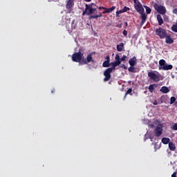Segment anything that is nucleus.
Returning <instances> with one entry per match:
<instances>
[{
  "instance_id": "obj_27",
  "label": "nucleus",
  "mask_w": 177,
  "mask_h": 177,
  "mask_svg": "<svg viewBox=\"0 0 177 177\" xmlns=\"http://www.w3.org/2000/svg\"><path fill=\"white\" fill-rule=\"evenodd\" d=\"M131 93H132V88H129V89L127 91V92H126V93H125V95H124V99H126V98H127V95H132V94H131Z\"/></svg>"
},
{
  "instance_id": "obj_21",
  "label": "nucleus",
  "mask_w": 177,
  "mask_h": 177,
  "mask_svg": "<svg viewBox=\"0 0 177 177\" xmlns=\"http://www.w3.org/2000/svg\"><path fill=\"white\" fill-rule=\"evenodd\" d=\"M169 150H171V151H175V150L176 149V147H175L174 143L169 142Z\"/></svg>"
},
{
  "instance_id": "obj_23",
  "label": "nucleus",
  "mask_w": 177,
  "mask_h": 177,
  "mask_svg": "<svg viewBox=\"0 0 177 177\" xmlns=\"http://www.w3.org/2000/svg\"><path fill=\"white\" fill-rule=\"evenodd\" d=\"M166 64V63H165V61L164 60V59H160V61H159V70H161L162 68V67H164V66ZM160 67L162 68H160Z\"/></svg>"
},
{
  "instance_id": "obj_33",
  "label": "nucleus",
  "mask_w": 177,
  "mask_h": 177,
  "mask_svg": "<svg viewBox=\"0 0 177 177\" xmlns=\"http://www.w3.org/2000/svg\"><path fill=\"white\" fill-rule=\"evenodd\" d=\"M128 10H129V8L124 6L123 8V9L122 10V11H123V13H125V12H128Z\"/></svg>"
},
{
  "instance_id": "obj_35",
  "label": "nucleus",
  "mask_w": 177,
  "mask_h": 177,
  "mask_svg": "<svg viewBox=\"0 0 177 177\" xmlns=\"http://www.w3.org/2000/svg\"><path fill=\"white\" fill-rule=\"evenodd\" d=\"M125 59H127V55H123L122 58L120 59V62H124L125 61Z\"/></svg>"
},
{
  "instance_id": "obj_24",
  "label": "nucleus",
  "mask_w": 177,
  "mask_h": 177,
  "mask_svg": "<svg viewBox=\"0 0 177 177\" xmlns=\"http://www.w3.org/2000/svg\"><path fill=\"white\" fill-rule=\"evenodd\" d=\"M154 88H157V85L156 84H150L149 86V91L152 93V92L154 91Z\"/></svg>"
},
{
  "instance_id": "obj_52",
  "label": "nucleus",
  "mask_w": 177,
  "mask_h": 177,
  "mask_svg": "<svg viewBox=\"0 0 177 177\" xmlns=\"http://www.w3.org/2000/svg\"><path fill=\"white\" fill-rule=\"evenodd\" d=\"M176 71H177V67L176 68Z\"/></svg>"
},
{
  "instance_id": "obj_11",
  "label": "nucleus",
  "mask_w": 177,
  "mask_h": 177,
  "mask_svg": "<svg viewBox=\"0 0 177 177\" xmlns=\"http://www.w3.org/2000/svg\"><path fill=\"white\" fill-rule=\"evenodd\" d=\"M141 15L142 21L140 22L141 26H143L145 23H146V20H147V15H146V13L145 12L140 13Z\"/></svg>"
},
{
  "instance_id": "obj_8",
  "label": "nucleus",
  "mask_w": 177,
  "mask_h": 177,
  "mask_svg": "<svg viewBox=\"0 0 177 177\" xmlns=\"http://www.w3.org/2000/svg\"><path fill=\"white\" fill-rule=\"evenodd\" d=\"M86 10H87V15H93V13L95 12V11H96V8H94L93 7H91L89 5L86 4Z\"/></svg>"
},
{
  "instance_id": "obj_31",
  "label": "nucleus",
  "mask_w": 177,
  "mask_h": 177,
  "mask_svg": "<svg viewBox=\"0 0 177 177\" xmlns=\"http://www.w3.org/2000/svg\"><path fill=\"white\" fill-rule=\"evenodd\" d=\"M115 60H116V62H121V59L120 58V55L118 54L115 55Z\"/></svg>"
},
{
  "instance_id": "obj_42",
  "label": "nucleus",
  "mask_w": 177,
  "mask_h": 177,
  "mask_svg": "<svg viewBox=\"0 0 177 177\" xmlns=\"http://www.w3.org/2000/svg\"><path fill=\"white\" fill-rule=\"evenodd\" d=\"M122 68H124V70H127L128 68V67H127V66H125V64H122Z\"/></svg>"
},
{
  "instance_id": "obj_47",
  "label": "nucleus",
  "mask_w": 177,
  "mask_h": 177,
  "mask_svg": "<svg viewBox=\"0 0 177 177\" xmlns=\"http://www.w3.org/2000/svg\"><path fill=\"white\" fill-rule=\"evenodd\" d=\"M134 3H136V2H139V0H133Z\"/></svg>"
},
{
  "instance_id": "obj_51",
  "label": "nucleus",
  "mask_w": 177,
  "mask_h": 177,
  "mask_svg": "<svg viewBox=\"0 0 177 177\" xmlns=\"http://www.w3.org/2000/svg\"><path fill=\"white\" fill-rule=\"evenodd\" d=\"M74 21H75V20L73 21V24Z\"/></svg>"
},
{
  "instance_id": "obj_29",
  "label": "nucleus",
  "mask_w": 177,
  "mask_h": 177,
  "mask_svg": "<svg viewBox=\"0 0 177 177\" xmlns=\"http://www.w3.org/2000/svg\"><path fill=\"white\" fill-rule=\"evenodd\" d=\"M176 100V98L175 97H171L170 98V104H174Z\"/></svg>"
},
{
  "instance_id": "obj_40",
  "label": "nucleus",
  "mask_w": 177,
  "mask_h": 177,
  "mask_svg": "<svg viewBox=\"0 0 177 177\" xmlns=\"http://www.w3.org/2000/svg\"><path fill=\"white\" fill-rule=\"evenodd\" d=\"M173 13L174 15H177V8H175V9L173 10Z\"/></svg>"
},
{
  "instance_id": "obj_32",
  "label": "nucleus",
  "mask_w": 177,
  "mask_h": 177,
  "mask_svg": "<svg viewBox=\"0 0 177 177\" xmlns=\"http://www.w3.org/2000/svg\"><path fill=\"white\" fill-rule=\"evenodd\" d=\"M88 6H90L91 8H93L94 9H97V6H96V4H95V3H91V4H89Z\"/></svg>"
},
{
  "instance_id": "obj_5",
  "label": "nucleus",
  "mask_w": 177,
  "mask_h": 177,
  "mask_svg": "<svg viewBox=\"0 0 177 177\" xmlns=\"http://www.w3.org/2000/svg\"><path fill=\"white\" fill-rule=\"evenodd\" d=\"M134 8L138 13H143V12H145V8H143L142 3H140L139 1L135 3Z\"/></svg>"
},
{
  "instance_id": "obj_13",
  "label": "nucleus",
  "mask_w": 177,
  "mask_h": 177,
  "mask_svg": "<svg viewBox=\"0 0 177 177\" xmlns=\"http://www.w3.org/2000/svg\"><path fill=\"white\" fill-rule=\"evenodd\" d=\"M102 67H110V56L106 57V61L103 62Z\"/></svg>"
},
{
  "instance_id": "obj_25",
  "label": "nucleus",
  "mask_w": 177,
  "mask_h": 177,
  "mask_svg": "<svg viewBox=\"0 0 177 177\" xmlns=\"http://www.w3.org/2000/svg\"><path fill=\"white\" fill-rule=\"evenodd\" d=\"M128 71H129V73H136V68L133 66H130L128 68Z\"/></svg>"
},
{
  "instance_id": "obj_28",
  "label": "nucleus",
  "mask_w": 177,
  "mask_h": 177,
  "mask_svg": "<svg viewBox=\"0 0 177 177\" xmlns=\"http://www.w3.org/2000/svg\"><path fill=\"white\" fill-rule=\"evenodd\" d=\"M171 31H174V32H177V25L174 24L171 26Z\"/></svg>"
},
{
  "instance_id": "obj_16",
  "label": "nucleus",
  "mask_w": 177,
  "mask_h": 177,
  "mask_svg": "<svg viewBox=\"0 0 177 177\" xmlns=\"http://www.w3.org/2000/svg\"><path fill=\"white\" fill-rule=\"evenodd\" d=\"M172 68H173L172 65L168 64H165L162 68L160 67V68H162L161 70H165V71L172 70Z\"/></svg>"
},
{
  "instance_id": "obj_6",
  "label": "nucleus",
  "mask_w": 177,
  "mask_h": 177,
  "mask_svg": "<svg viewBox=\"0 0 177 177\" xmlns=\"http://www.w3.org/2000/svg\"><path fill=\"white\" fill-rule=\"evenodd\" d=\"M154 133L156 138H158V136H161V135H162V127H160L159 126L156 127L154 130Z\"/></svg>"
},
{
  "instance_id": "obj_30",
  "label": "nucleus",
  "mask_w": 177,
  "mask_h": 177,
  "mask_svg": "<svg viewBox=\"0 0 177 177\" xmlns=\"http://www.w3.org/2000/svg\"><path fill=\"white\" fill-rule=\"evenodd\" d=\"M121 13H124V12L122 11V10H118L116 12V17H120L119 15H121Z\"/></svg>"
},
{
  "instance_id": "obj_15",
  "label": "nucleus",
  "mask_w": 177,
  "mask_h": 177,
  "mask_svg": "<svg viewBox=\"0 0 177 177\" xmlns=\"http://www.w3.org/2000/svg\"><path fill=\"white\" fill-rule=\"evenodd\" d=\"M165 38L166 44H174V39L171 38L169 35H166Z\"/></svg>"
},
{
  "instance_id": "obj_49",
  "label": "nucleus",
  "mask_w": 177,
  "mask_h": 177,
  "mask_svg": "<svg viewBox=\"0 0 177 177\" xmlns=\"http://www.w3.org/2000/svg\"><path fill=\"white\" fill-rule=\"evenodd\" d=\"M51 92H52V93H55V89H53V90L51 91Z\"/></svg>"
},
{
  "instance_id": "obj_36",
  "label": "nucleus",
  "mask_w": 177,
  "mask_h": 177,
  "mask_svg": "<svg viewBox=\"0 0 177 177\" xmlns=\"http://www.w3.org/2000/svg\"><path fill=\"white\" fill-rule=\"evenodd\" d=\"M122 34L124 35V37H127V35H128V32L127 30H124Z\"/></svg>"
},
{
  "instance_id": "obj_2",
  "label": "nucleus",
  "mask_w": 177,
  "mask_h": 177,
  "mask_svg": "<svg viewBox=\"0 0 177 177\" xmlns=\"http://www.w3.org/2000/svg\"><path fill=\"white\" fill-rule=\"evenodd\" d=\"M157 73V74H156ZM148 77L154 82H160V73L157 71H151L148 73Z\"/></svg>"
},
{
  "instance_id": "obj_38",
  "label": "nucleus",
  "mask_w": 177,
  "mask_h": 177,
  "mask_svg": "<svg viewBox=\"0 0 177 177\" xmlns=\"http://www.w3.org/2000/svg\"><path fill=\"white\" fill-rule=\"evenodd\" d=\"M89 19H97V15H91L90 16Z\"/></svg>"
},
{
  "instance_id": "obj_48",
  "label": "nucleus",
  "mask_w": 177,
  "mask_h": 177,
  "mask_svg": "<svg viewBox=\"0 0 177 177\" xmlns=\"http://www.w3.org/2000/svg\"><path fill=\"white\" fill-rule=\"evenodd\" d=\"M85 2H91L92 0H84Z\"/></svg>"
},
{
  "instance_id": "obj_37",
  "label": "nucleus",
  "mask_w": 177,
  "mask_h": 177,
  "mask_svg": "<svg viewBox=\"0 0 177 177\" xmlns=\"http://www.w3.org/2000/svg\"><path fill=\"white\" fill-rule=\"evenodd\" d=\"M88 14V10H86V8H85V10L82 12V16H85V15Z\"/></svg>"
},
{
  "instance_id": "obj_43",
  "label": "nucleus",
  "mask_w": 177,
  "mask_h": 177,
  "mask_svg": "<svg viewBox=\"0 0 177 177\" xmlns=\"http://www.w3.org/2000/svg\"><path fill=\"white\" fill-rule=\"evenodd\" d=\"M171 177H176V172H174Z\"/></svg>"
},
{
  "instance_id": "obj_17",
  "label": "nucleus",
  "mask_w": 177,
  "mask_h": 177,
  "mask_svg": "<svg viewBox=\"0 0 177 177\" xmlns=\"http://www.w3.org/2000/svg\"><path fill=\"white\" fill-rule=\"evenodd\" d=\"M115 9V6H112L111 8H106L105 10L102 12L103 15L106 13H111Z\"/></svg>"
},
{
  "instance_id": "obj_10",
  "label": "nucleus",
  "mask_w": 177,
  "mask_h": 177,
  "mask_svg": "<svg viewBox=\"0 0 177 177\" xmlns=\"http://www.w3.org/2000/svg\"><path fill=\"white\" fill-rule=\"evenodd\" d=\"M66 9L71 11V9L74 8V0H68L66 5Z\"/></svg>"
},
{
  "instance_id": "obj_19",
  "label": "nucleus",
  "mask_w": 177,
  "mask_h": 177,
  "mask_svg": "<svg viewBox=\"0 0 177 177\" xmlns=\"http://www.w3.org/2000/svg\"><path fill=\"white\" fill-rule=\"evenodd\" d=\"M157 20L158 21L159 26H162V24H164V21L162 20V17H161L160 15H157Z\"/></svg>"
},
{
  "instance_id": "obj_22",
  "label": "nucleus",
  "mask_w": 177,
  "mask_h": 177,
  "mask_svg": "<svg viewBox=\"0 0 177 177\" xmlns=\"http://www.w3.org/2000/svg\"><path fill=\"white\" fill-rule=\"evenodd\" d=\"M170 140L169 138H162V143H163V145H168V143H170Z\"/></svg>"
},
{
  "instance_id": "obj_20",
  "label": "nucleus",
  "mask_w": 177,
  "mask_h": 177,
  "mask_svg": "<svg viewBox=\"0 0 177 177\" xmlns=\"http://www.w3.org/2000/svg\"><path fill=\"white\" fill-rule=\"evenodd\" d=\"M123 49H124V43H120V44L117 45L118 52H122Z\"/></svg>"
},
{
  "instance_id": "obj_46",
  "label": "nucleus",
  "mask_w": 177,
  "mask_h": 177,
  "mask_svg": "<svg viewBox=\"0 0 177 177\" xmlns=\"http://www.w3.org/2000/svg\"><path fill=\"white\" fill-rule=\"evenodd\" d=\"M102 13H100V15H97V17H102Z\"/></svg>"
},
{
  "instance_id": "obj_1",
  "label": "nucleus",
  "mask_w": 177,
  "mask_h": 177,
  "mask_svg": "<svg viewBox=\"0 0 177 177\" xmlns=\"http://www.w3.org/2000/svg\"><path fill=\"white\" fill-rule=\"evenodd\" d=\"M84 50H80L77 53H75L72 55L73 62H75L76 63H80L82 59H84Z\"/></svg>"
},
{
  "instance_id": "obj_3",
  "label": "nucleus",
  "mask_w": 177,
  "mask_h": 177,
  "mask_svg": "<svg viewBox=\"0 0 177 177\" xmlns=\"http://www.w3.org/2000/svg\"><path fill=\"white\" fill-rule=\"evenodd\" d=\"M156 34L160 38V39H164L167 37V30L162 28H159L156 30Z\"/></svg>"
},
{
  "instance_id": "obj_14",
  "label": "nucleus",
  "mask_w": 177,
  "mask_h": 177,
  "mask_svg": "<svg viewBox=\"0 0 177 177\" xmlns=\"http://www.w3.org/2000/svg\"><path fill=\"white\" fill-rule=\"evenodd\" d=\"M112 67H111L110 68L112 69V71H114V70H115V68L117 67V66H120V64H121V61H115L114 62H111V63Z\"/></svg>"
},
{
  "instance_id": "obj_4",
  "label": "nucleus",
  "mask_w": 177,
  "mask_h": 177,
  "mask_svg": "<svg viewBox=\"0 0 177 177\" xmlns=\"http://www.w3.org/2000/svg\"><path fill=\"white\" fill-rule=\"evenodd\" d=\"M113 69L111 68H108L106 71H104V82H107V81H110L111 79V73H113Z\"/></svg>"
},
{
  "instance_id": "obj_12",
  "label": "nucleus",
  "mask_w": 177,
  "mask_h": 177,
  "mask_svg": "<svg viewBox=\"0 0 177 177\" xmlns=\"http://www.w3.org/2000/svg\"><path fill=\"white\" fill-rule=\"evenodd\" d=\"M137 60L136 57L134 56L129 60V64L135 66L137 64Z\"/></svg>"
},
{
  "instance_id": "obj_26",
  "label": "nucleus",
  "mask_w": 177,
  "mask_h": 177,
  "mask_svg": "<svg viewBox=\"0 0 177 177\" xmlns=\"http://www.w3.org/2000/svg\"><path fill=\"white\" fill-rule=\"evenodd\" d=\"M144 8L146 9V13L147 15H150V13H151V9L149 7L145 6Z\"/></svg>"
},
{
  "instance_id": "obj_41",
  "label": "nucleus",
  "mask_w": 177,
  "mask_h": 177,
  "mask_svg": "<svg viewBox=\"0 0 177 177\" xmlns=\"http://www.w3.org/2000/svg\"><path fill=\"white\" fill-rule=\"evenodd\" d=\"M153 104H154V106H157V104H158V102H157V100H154L153 102Z\"/></svg>"
},
{
  "instance_id": "obj_34",
  "label": "nucleus",
  "mask_w": 177,
  "mask_h": 177,
  "mask_svg": "<svg viewBox=\"0 0 177 177\" xmlns=\"http://www.w3.org/2000/svg\"><path fill=\"white\" fill-rule=\"evenodd\" d=\"M171 129H173V131H177V123H175V124L171 127Z\"/></svg>"
},
{
  "instance_id": "obj_9",
  "label": "nucleus",
  "mask_w": 177,
  "mask_h": 177,
  "mask_svg": "<svg viewBox=\"0 0 177 177\" xmlns=\"http://www.w3.org/2000/svg\"><path fill=\"white\" fill-rule=\"evenodd\" d=\"M95 63V60L92 58V53L88 54L86 57V60H83V64H88V63Z\"/></svg>"
},
{
  "instance_id": "obj_45",
  "label": "nucleus",
  "mask_w": 177,
  "mask_h": 177,
  "mask_svg": "<svg viewBox=\"0 0 177 177\" xmlns=\"http://www.w3.org/2000/svg\"><path fill=\"white\" fill-rule=\"evenodd\" d=\"M124 24H125L124 28H127V27H128V22H124Z\"/></svg>"
},
{
  "instance_id": "obj_39",
  "label": "nucleus",
  "mask_w": 177,
  "mask_h": 177,
  "mask_svg": "<svg viewBox=\"0 0 177 177\" xmlns=\"http://www.w3.org/2000/svg\"><path fill=\"white\" fill-rule=\"evenodd\" d=\"M116 27H118V28H122V24H118Z\"/></svg>"
},
{
  "instance_id": "obj_18",
  "label": "nucleus",
  "mask_w": 177,
  "mask_h": 177,
  "mask_svg": "<svg viewBox=\"0 0 177 177\" xmlns=\"http://www.w3.org/2000/svg\"><path fill=\"white\" fill-rule=\"evenodd\" d=\"M160 91L162 92V93H168L169 92V88L165 86H163L160 89Z\"/></svg>"
},
{
  "instance_id": "obj_50",
  "label": "nucleus",
  "mask_w": 177,
  "mask_h": 177,
  "mask_svg": "<svg viewBox=\"0 0 177 177\" xmlns=\"http://www.w3.org/2000/svg\"><path fill=\"white\" fill-rule=\"evenodd\" d=\"M92 53V55H93V54L95 55V53Z\"/></svg>"
},
{
  "instance_id": "obj_44",
  "label": "nucleus",
  "mask_w": 177,
  "mask_h": 177,
  "mask_svg": "<svg viewBox=\"0 0 177 177\" xmlns=\"http://www.w3.org/2000/svg\"><path fill=\"white\" fill-rule=\"evenodd\" d=\"M98 8L100 10L103 9L104 10H106V7H99Z\"/></svg>"
},
{
  "instance_id": "obj_7",
  "label": "nucleus",
  "mask_w": 177,
  "mask_h": 177,
  "mask_svg": "<svg viewBox=\"0 0 177 177\" xmlns=\"http://www.w3.org/2000/svg\"><path fill=\"white\" fill-rule=\"evenodd\" d=\"M156 10L160 15H165L167 13V9L163 6H158L156 8Z\"/></svg>"
}]
</instances>
